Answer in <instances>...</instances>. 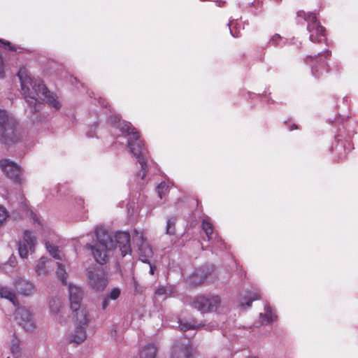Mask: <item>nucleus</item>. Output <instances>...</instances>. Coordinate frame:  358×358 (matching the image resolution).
I'll use <instances>...</instances> for the list:
<instances>
[{
  "label": "nucleus",
  "mask_w": 358,
  "mask_h": 358,
  "mask_svg": "<svg viewBox=\"0 0 358 358\" xmlns=\"http://www.w3.org/2000/svg\"><path fill=\"white\" fill-rule=\"evenodd\" d=\"M176 221L174 218H171L167 220L166 233L167 234H173L175 231Z\"/></svg>",
  "instance_id": "nucleus-31"
},
{
  "label": "nucleus",
  "mask_w": 358,
  "mask_h": 358,
  "mask_svg": "<svg viewBox=\"0 0 358 358\" xmlns=\"http://www.w3.org/2000/svg\"><path fill=\"white\" fill-rule=\"evenodd\" d=\"M134 285L136 287V291L138 292L139 290L138 289V284H137V282L136 281H134Z\"/></svg>",
  "instance_id": "nucleus-42"
},
{
  "label": "nucleus",
  "mask_w": 358,
  "mask_h": 358,
  "mask_svg": "<svg viewBox=\"0 0 358 358\" xmlns=\"http://www.w3.org/2000/svg\"><path fill=\"white\" fill-rule=\"evenodd\" d=\"M114 128L121 134H117V142L124 144V142L120 139H126L127 146L131 153L136 158L141 167V179L143 180L147 173L146 164V149L144 148L143 141L140 139L136 129L132 127L131 124L118 119V122L115 123Z\"/></svg>",
  "instance_id": "nucleus-3"
},
{
  "label": "nucleus",
  "mask_w": 358,
  "mask_h": 358,
  "mask_svg": "<svg viewBox=\"0 0 358 358\" xmlns=\"http://www.w3.org/2000/svg\"><path fill=\"white\" fill-rule=\"evenodd\" d=\"M202 229L206 233L208 241L213 238V228L212 224L208 219H204L202 222Z\"/></svg>",
  "instance_id": "nucleus-23"
},
{
  "label": "nucleus",
  "mask_w": 358,
  "mask_h": 358,
  "mask_svg": "<svg viewBox=\"0 0 358 358\" xmlns=\"http://www.w3.org/2000/svg\"><path fill=\"white\" fill-rule=\"evenodd\" d=\"M248 358H257V357H248Z\"/></svg>",
  "instance_id": "nucleus-46"
},
{
  "label": "nucleus",
  "mask_w": 358,
  "mask_h": 358,
  "mask_svg": "<svg viewBox=\"0 0 358 358\" xmlns=\"http://www.w3.org/2000/svg\"><path fill=\"white\" fill-rule=\"evenodd\" d=\"M296 126L295 125H293V127L291 129V130L294 129H296Z\"/></svg>",
  "instance_id": "nucleus-44"
},
{
  "label": "nucleus",
  "mask_w": 358,
  "mask_h": 358,
  "mask_svg": "<svg viewBox=\"0 0 358 358\" xmlns=\"http://www.w3.org/2000/svg\"><path fill=\"white\" fill-rule=\"evenodd\" d=\"M8 217V213L6 209L0 206V225L7 219Z\"/></svg>",
  "instance_id": "nucleus-36"
},
{
  "label": "nucleus",
  "mask_w": 358,
  "mask_h": 358,
  "mask_svg": "<svg viewBox=\"0 0 358 358\" xmlns=\"http://www.w3.org/2000/svg\"><path fill=\"white\" fill-rule=\"evenodd\" d=\"M220 303L221 300L219 296L208 294L195 297L192 306L201 313H209L216 311Z\"/></svg>",
  "instance_id": "nucleus-7"
},
{
  "label": "nucleus",
  "mask_w": 358,
  "mask_h": 358,
  "mask_svg": "<svg viewBox=\"0 0 358 358\" xmlns=\"http://www.w3.org/2000/svg\"><path fill=\"white\" fill-rule=\"evenodd\" d=\"M138 247L140 259L143 263L150 264V259L153 255V251L150 245L147 243L145 244H141Z\"/></svg>",
  "instance_id": "nucleus-17"
},
{
  "label": "nucleus",
  "mask_w": 358,
  "mask_h": 358,
  "mask_svg": "<svg viewBox=\"0 0 358 358\" xmlns=\"http://www.w3.org/2000/svg\"><path fill=\"white\" fill-rule=\"evenodd\" d=\"M75 329L68 336L70 343L80 344L84 342L87 338L86 328L90 321L86 309H81L73 315Z\"/></svg>",
  "instance_id": "nucleus-5"
},
{
  "label": "nucleus",
  "mask_w": 358,
  "mask_h": 358,
  "mask_svg": "<svg viewBox=\"0 0 358 358\" xmlns=\"http://www.w3.org/2000/svg\"><path fill=\"white\" fill-rule=\"evenodd\" d=\"M282 42V37L278 34H274L269 41V43L274 46H278L281 45Z\"/></svg>",
  "instance_id": "nucleus-32"
},
{
  "label": "nucleus",
  "mask_w": 358,
  "mask_h": 358,
  "mask_svg": "<svg viewBox=\"0 0 358 358\" xmlns=\"http://www.w3.org/2000/svg\"><path fill=\"white\" fill-rule=\"evenodd\" d=\"M8 358H9V357H8Z\"/></svg>",
  "instance_id": "nucleus-47"
},
{
  "label": "nucleus",
  "mask_w": 358,
  "mask_h": 358,
  "mask_svg": "<svg viewBox=\"0 0 358 358\" xmlns=\"http://www.w3.org/2000/svg\"><path fill=\"white\" fill-rule=\"evenodd\" d=\"M133 241L137 246H139L141 244L147 243V241L143 238V233L136 230L134 231Z\"/></svg>",
  "instance_id": "nucleus-28"
},
{
  "label": "nucleus",
  "mask_w": 358,
  "mask_h": 358,
  "mask_svg": "<svg viewBox=\"0 0 358 358\" xmlns=\"http://www.w3.org/2000/svg\"><path fill=\"white\" fill-rule=\"evenodd\" d=\"M20 81L21 92L26 102L30 107V111H38L42 103L41 99L47 102L52 108L58 109L60 103L55 94L51 93L38 78H32L26 69L22 68L17 73Z\"/></svg>",
  "instance_id": "nucleus-2"
},
{
  "label": "nucleus",
  "mask_w": 358,
  "mask_h": 358,
  "mask_svg": "<svg viewBox=\"0 0 358 358\" xmlns=\"http://www.w3.org/2000/svg\"><path fill=\"white\" fill-rule=\"evenodd\" d=\"M168 189L169 185L166 182H162L157 186V192L160 199H162L166 195Z\"/></svg>",
  "instance_id": "nucleus-30"
},
{
  "label": "nucleus",
  "mask_w": 358,
  "mask_h": 358,
  "mask_svg": "<svg viewBox=\"0 0 358 358\" xmlns=\"http://www.w3.org/2000/svg\"><path fill=\"white\" fill-rule=\"evenodd\" d=\"M259 298V294L258 292L252 293L250 297H245L240 303V306L243 309H246L251 306V303L253 301L257 300Z\"/></svg>",
  "instance_id": "nucleus-21"
},
{
  "label": "nucleus",
  "mask_w": 358,
  "mask_h": 358,
  "mask_svg": "<svg viewBox=\"0 0 358 358\" xmlns=\"http://www.w3.org/2000/svg\"><path fill=\"white\" fill-rule=\"evenodd\" d=\"M4 75V65L2 56L0 55V78H3Z\"/></svg>",
  "instance_id": "nucleus-38"
},
{
  "label": "nucleus",
  "mask_w": 358,
  "mask_h": 358,
  "mask_svg": "<svg viewBox=\"0 0 358 358\" xmlns=\"http://www.w3.org/2000/svg\"><path fill=\"white\" fill-rule=\"evenodd\" d=\"M62 307V301L59 298H52L50 301V311L54 314H57L60 312Z\"/></svg>",
  "instance_id": "nucleus-22"
},
{
  "label": "nucleus",
  "mask_w": 358,
  "mask_h": 358,
  "mask_svg": "<svg viewBox=\"0 0 358 358\" xmlns=\"http://www.w3.org/2000/svg\"><path fill=\"white\" fill-rule=\"evenodd\" d=\"M56 273H57V275L58 276V278L62 281V282L63 284H65L66 282V273L65 266L62 263H59V262L57 263V268L56 271Z\"/></svg>",
  "instance_id": "nucleus-27"
},
{
  "label": "nucleus",
  "mask_w": 358,
  "mask_h": 358,
  "mask_svg": "<svg viewBox=\"0 0 358 358\" xmlns=\"http://www.w3.org/2000/svg\"><path fill=\"white\" fill-rule=\"evenodd\" d=\"M0 43L3 44V47L9 50H15V49L13 48V46L8 42V41H3L0 40Z\"/></svg>",
  "instance_id": "nucleus-37"
},
{
  "label": "nucleus",
  "mask_w": 358,
  "mask_h": 358,
  "mask_svg": "<svg viewBox=\"0 0 358 358\" xmlns=\"http://www.w3.org/2000/svg\"><path fill=\"white\" fill-rule=\"evenodd\" d=\"M16 290L25 296L31 294L34 292V286L29 281L19 278L14 282Z\"/></svg>",
  "instance_id": "nucleus-16"
},
{
  "label": "nucleus",
  "mask_w": 358,
  "mask_h": 358,
  "mask_svg": "<svg viewBox=\"0 0 358 358\" xmlns=\"http://www.w3.org/2000/svg\"><path fill=\"white\" fill-rule=\"evenodd\" d=\"M207 278V273L204 272L203 268L196 270L189 278V283L193 285H197L203 282Z\"/></svg>",
  "instance_id": "nucleus-18"
},
{
  "label": "nucleus",
  "mask_w": 358,
  "mask_h": 358,
  "mask_svg": "<svg viewBox=\"0 0 358 358\" xmlns=\"http://www.w3.org/2000/svg\"><path fill=\"white\" fill-rule=\"evenodd\" d=\"M20 139L21 134L16 129L15 118L5 110L0 109V141L8 145Z\"/></svg>",
  "instance_id": "nucleus-4"
},
{
  "label": "nucleus",
  "mask_w": 358,
  "mask_h": 358,
  "mask_svg": "<svg viewBox=\"0 0 358 358\" xmlns=\"http://www.w3.org/2000/svg\"><path fill=\"white\" fill-rule=\"evenodd\" d=\"M218 6H221L222 1H215Z\"/></svg>",
  "instance_id": "nucleus-43"
},
{
  "label": "nucleus",
  "mask_w": 358,
  "mask_h": 358,
  "mask_svg": "<svg viewBox=\"0 0 358 358\" xmlns=\"http://www.w3.org/2000/svg\"><path fill=\"white\" fill-rule=\"evenodd\" d=\"M330 55L331 52L329 50H326L319 53L317 56L315 55L314 57H313L312 56H307L306 59V63L308 62V60H310V62H313L314 60H316V64H314L311 66L312 73L315 77H319L320 75H322L324 73L328 72L329 71V69L328 68V65L326 63V62L322 59L317 61V57H323L327 58Z\"/></svg>",
  "instance_id": "nucleus-12"
},
{
  "label": "nucleus",
  "mask_w": 358,
  "mask_h": 358,
  "mask_svg": "<svg viewBox=\"0 0 358 358\" xmlns=\"http://www.w3.org/2000/svg\"><path fill=\"white\" fill-rule=\"evenodd\" d=\"M150 265V271H149V273L151 274V275H153L154 273H155V267L150 262V264H148Z\"/></svg>",
  "instance_id": "nucleus-40"
},
{
  "label": "nucleus",
  "mask_w": 358,
  "mask_h": 358,
  "mask_svg": "<svg viewBox=\"0 0 358 358\" xmlns=\"http://www.w3.org/2000/svg\"><path fill=\"white\" fill-rule=\"evenodd\" d=\"M179 327L183 331H186L190 329H199L200 328V325H196L195 321H192L191 322H180Z\"/></svg>",
  "instance_id": "nucleus-29"
},
{
  "label": "nucleus",
  "mask_w": 358,
  "mask_h": 358,
  "mask_svg": "<svg viewBox=\"0 0 358 358\" xmlns=\"http://www.w3.org/2000/svg\"><path fill=\"white\" fill-rule=\"evenodd\" d=\"M260 315L266 323L271 322L275 318V315L272 313L271 307L268 305L265 306L264 313H261Z\"/></svg>",
  "instance_id": "nucleus-25"
},
{
  "label": "nucleus",
  "mask_w": 358,
  "mask_h": 358,
  "mask_svg": "<svg viewBox=\"0 0 358 358\" xmlns=\"http://www.w3.org/2000/svg\"><path fill=\"white\" fill-rule=\"evenodd\" d=\"M10 350L13 355L15 357H18L20 355V341L15 336H14L11 340Z\"/></svg>",
  "instance_id": "nucleus-24"
},
{
  "label": "nucleus",
  "mask_w": 358,
  "mask_h": 358,
  "mask_svg": "<svg viewBox=\"0 0 358 358\" xmlns=\"http://www.w3.org/2000/svg\"><path fill=\"white\" fill-rule=\"evenodd\" d=\"M52 269V262L44 257L40 258L35 266L36 274L42 277L46 276Z\"/></svg>",
  "instance_id": "nucleus-15"
},
{
  "label": "nucleus",
  "mask_w": 358,
  "mask_h": 358,
  "mask_svg": "<svg viewBox=\"0 0 358 358\" xmlns=\"http://www.w3.org/2000/svg\"><path fill=\"white\" fill-rule=\"evenodd\" d=\"M15 320L26 331H33L36 329L34 315L29 308L18 307L15 313Z\"/></svg>",
  "instance_id": "nucleus-8"
},
{
  "label": "nucleus",
  "mask_w": 358,
  "mask_h": 358,
  "mask_svg": "<svg viewBox=\"0 0 358 358\" xmlns=\"http://www.w3.org/2000/svg\"><path fill=\"white\" fill-rule=\"evenodd\" d=\"M155 293L157 296H167L171 294V291L164 286H159L156 289Z\"/></svg>",
  "instance_id": "nucleus-33"
},
{
  "label": "nucleus",
  "mask_w": 358,
  "mask_h": 358,
  "mask_svg": "<svg viewBox=\"0 0 358 358\" xmlns=\"http://www.w3.org/2000/svg\"><path fill=\"white\" fill-rule=\"evenodd\" d=\"M299 17H302L307 22V30L309 32V39L313 43H320L325 38L324 29L317 21L315 13H306L299 10L297 13Z\"/></svg>",
  "instance_id": "nucleus-6"
},
{
  "label": "nucleus",
  "mask_w": 358,
  "mask_h": 358,
  "mask_svg": "<svg viewBox=\"0 0 358 358\" xmlns=\"http://www.w3.org/2000/svg\"><path fill=\"white\" fill-rule=\"evenodd\" d=\"M171 358H192V348L189 343L174 345Z\"/></svg>",
  "instance_id": "nucleus-14"
},
{
  "label": "nucleus",
  "mask_w": 358,
  "mask_h": 358,
  "mask_svg": "<svg viewBox=\"0 0 358 358\" xmlns=\"http://www.w3.org/2000/svg\"><path fill=\"white\" fill-rule=\"evenodd\" d=\"M0 167L8 177L15 182H24L22 169L16 163L8 159H3L0 161Z\"/></svg>",
  "instance_id": "nucleus-9"
},
{
  "label": "nucleus",
  "mask_w": 358,
  "mask_h": 358,
  "mask_svg": "<svg viewBox=\"0 0 358 358\" xmlns=\"http://www.w3.org/2000/svg\"><path fill=\"white\" fill-rule=\"evenodd\" d=\"M69 293L71 309L74 313L85 309L80 308V302L83 299V292L80 287L73 285L72 284L69 285Z\"/></svg>",
  "instance_id": "nucleus-13"
},
{
  "label": "nucleus",
  "mask_w": 358,
  "mask_h": 358,
  "mask_svg": "<svg viewBox=\"0 0 358 358\" xmlns=\"http://www.w3.org/2000/svg\"><path fill=\"white\" fill-rule=\"evenodd\" d=\"M217 326V324H212V325L209 324L206 325V329H209V330H211V329H213V328H215Z\"/></svg>",
  "instance_id": "nucleus-41"
},
{
  "label": "nucleus",
  "mask_w": 358,
  "mask_h": 358,
  "mask_svg": "<svg viewBox=\"0 0 358 358\" xmlns=\"http://www.w3.org/2000/svg\"><path fill=\"white\" fill-rule=\"evenodd\" d=\"M108 299H105L102 302V308L104 310L108 307Z\"/></svg>",
  "instance_id": "nucleus-39"
},
{
  "label": "nucleus",
  "mask_w": 358,
  "mask_h": 358,
  "mask_svg": "<svg viewBox=\"0 0 358 358\" xmlns=\"http://www.w3.org/2000/svg\"><path fill=\"white\" fill-rule=\"evenodd\" d=\"M156 348L154 345L148 344L141 348L138 358H155Z\"/></svg>",
  "instance_id": "nucleus-20"
},
{
  "label": "nucleus",
  "mask_w": 358,
  "mask_h": 358,
  "mask_svg": "<svg viewBox=\"0 0 358 358\" xmlns=\"http://www.w3.org/2000/svg\"><path fill=\"white\" fill-rule=\"evenodd\" d=\"M120 293L121 290L120 288L114 287L110 292L108 297L112 300H116L120 296Z\"/></svg>",
  "instance_id": "nucleus-34"
},
{
  "label": "nucleus",
  "mask_w": 358,
  "mask_h": 358,
  "mask_svg": "<svg viewBox=\"0 0 358 358\" xmlns=\"http://www.w3.org/2000/svg\"><path fill=\"white\" fill-rule=\"evenodd\" d=\"M46 248L50 254L56 259L62 260L63 257L62 253L58 250V248L54 245H52L46 243Z\"/></svg>",
  "instance_id": "nucleus-26"
},
{
  "label": "nucleus",
  "mask_w": 358,
  "mask_h": 358,
  "mask_svg": "<svg viewBox=\"0 0 358 358\" xmlns=\"http://www.w3.org/2000/svg\"><path fill=\"white\" fill-rule=\"evenodd\" d=\"M36 244V238L32 232L25 230L22 239L18 243V252L21 258L26 259L29 252H34Z\"/></svg>",
  "instance_id": "nucleus-10"
},
{
  "label": "nucleus",
  "mask_w": 358,
  "mask_h": 358,
  "mask_svg": "<svg viewBox=\"0 0 358 358\" xmlns=\"http://www.w3.org/2000/svg\"><path fill=\"white\" fill-rule=\"evenodd\" d=\"M34 220L36 222H38V219H37V218L34 217Z\"/></svg>",
  "instance_id": "nucleus-45"
},
{
  "label": "nucleus",
  "mask_w": 358,
  "mask_h": 358,
  "mask_svg": "<svg viewBox=\"0 0 358 358\" xmlns=\"http://www.w3.org/2000/svg\"><path fill=\"white\" fill-rule=\"evenodd\" d=\"M0 296L2 298L8 299L15 306L17 305V299L14 292L7 286L0 288Z\"/></svg>",
  "instance_id": "nucleus-19"
},
{
  "label": "nucleus",
  "mask_w": 358,
  "mask_h": 358,
  "mask_svg": "<svg viewBox=\"0 0 358 358\" xmlns=\"http://www.w3.org/2000/svg\"><path fill=\"white\" fill-rule=\"evenodd\" d=\"M92 238L85 248L90 250L94 260L99 264H104L108 259V252L118 248L122 257L131 253L130 235L125 231L116 233L114 238L103 227L96 228L93 234L87 235Z\"/></svg>",
  "instance_id": "nucleus-1"
},
{
  "label": "nucleus",
  "mask_w": 358,
  "mask_h": 358,
  "mask_svg": "<svg viewBox=\"0 0 358 358\" xmlns=\"http://www.w3.org/2000/svg\"><path fill=\"white\" fill-rule=\"evenodd\" d=\"M235 23L233 21H230L228 25L229 26L230 33L231 36L234 38H238L241 36L240 31L234 30L235 29Z\"/></svg>",
  "instance_id": "nucleus-35"
},
{
  "label": "nucleus",
  "mask_w": 358,
  "mask_h": 358,
  "mask_svg": "<svg viewBox=\"0 0 358 358\" xmlns=\"http://www.w3.org/2000/svg\"><path fill=\"white\" fill-rule=\"evenodd\" d=\"M87 278L91 287L97 291H103L108 283L106 273L103 271L90 270L87 271Z\"/></svg>",
  "instance_id": "nucleus-11"
}]
</instances>
